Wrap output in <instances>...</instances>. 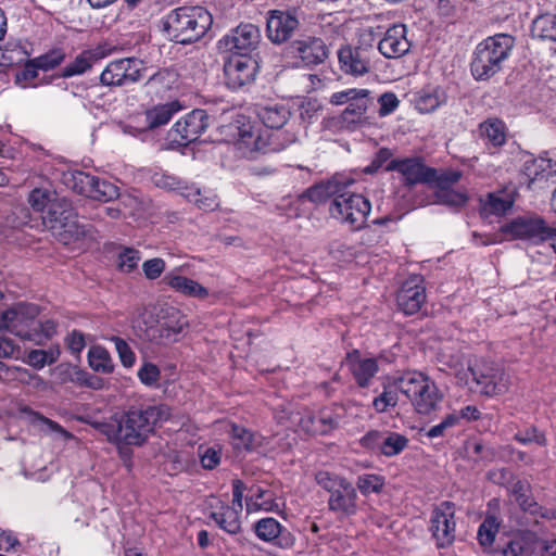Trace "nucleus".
Listing matches in <instances>:
<instances>
[{"instance_id": "obj_37", "label": "nucleus", "mask_w": 556, "mask_h": 556, "mask_svg": "<svg viewBox=\"0 0 556 556\" xmlns=\"http://www.w3.org/2000/svg\"><path fill=\"white\" fill-rule=\"evenodd\" d=\"M514 204V201L503 192L489 193L481 200V208L484 213L493 215L505 214Z\"/></svg>"}, {"instance_id": "obj_41", "label": "nucleus", "mask_w": 556, "mask_h": 556, "mask_svg": "<svg viewBox=\"0 0 556 556\" xmlns=\"http://www.w3.org/2000/svg\"><path fill=\"white\" fill-rule=\"evenodd\" d=\"M90 367L98 372L110 374L114 366L109 352L101 346H92L88 353Z\"/></svg>"}, {"instance_id": "obj_35", "label": "nucleus", "mask_w": 556, "mask_h": 556, "mask_svg": "<svg viewBox=\"0 0 556 556\" xmlns=\"http://www.w3.org/2000/svg\"><path fill=\"white\" fill-rule=\"evenodd\" d=\"M181 195L203 211H213L218 206L216 194L206 190L201 191L194 185H188L186 191H181Z\"/></svg>"}, {"instance_id": "obj_45", "label": "nucleus", "mask_w": 556, "mask_h": 556, "mask_svg": "<svg viewBox=\"0 0 556 556\" xmlns=\"http://www.w3.org/2000/svg\"><path fill=\"white\" fill-rule=\"evenodd\" d=\"M151 181L157 188L177 191L180 194L181 191H186V188L188 187V184L181 179L162 172H155L151 177Z\"/></svg>"}, {"instance_id": "obj_42", "label": "nucleus", "mask_w": 556, "mask_h": 556, "mask_svg": "<svg viewBox=\"0 0 556 556\" xmlns=\"http://www.w3.org/2000/svg\"><path fill=\"white\" fill-rule=\"evenodd\" d=\"M480 130L494 147L503 146L506 141L505 125L500 119L485 121L480 125Z\"/></svg>"}, {"instance_id": "obj_39", "label": "nucleus", "mask_w": 556, "mask_h": 556, "mask_svg": "<svg viewBox=\"0 0 556 556\" xmlns=\"http://www.w3.org/2000/svg\"><path fill=\"white\" fill-rule=\"evenodd\" d=\"M386 484V478L376 473H363L357 477L356 491L358 490L362 495L369 496L370 494H379L382 492Z\"/></svg>"}, {"instance_id": "obj_26", "label": "nucleus", "mask_w": 556, "mask_h": 556, "mask_svg": "<svg viewBox=\"0 0 556 556\" xmlns=\"http://www.w3.org/2000/svg\"><path fill=\"white\" fill-rule=\"evenodd\" d=\"M253 530L260 540L275 542L280 547H291L294 544V539L290 532L285 530L275 518H262L254 523Z\"/></svg>"}, {"instance_id": "obj_32", "label": "nucleus", "mask_w": 556, "mask_h": 556, "mask_svg": "<svg viewBox=\"0 0 556 556\" xmlns=\"http://www.w3.org/2000/svg\"><path fill=\"white\" fill-rule=\"evenodd\" d=\"M343 189L344 185L338 178L333 177L327 181H321L307 188L301 197L313 203H323L330 198H332V200L337 198V194Z\"/></svg>"}, {"instance_id": "obj_27", "label": "nucleus", "mask_w": 556, "mask_h": 556, "mask_svg": "<svg viewBox=\"0 0 556 556\" xmlns=\"http://www.w3.org/2000/svg\"><path fill=\"white\" fill-rule=\"evenodd\" d=\"M245 509L248 513L260 510L274 511L279 509V504L270 489L252 485L245 495Z\"/></svg>"}, {"instance_id": "obj_58", "label": "nucleus", "mask_w": 556, "mask_h": 556, "mask_svg": "<svg viewBox=\"0 0 556 556\" xmlns=\"http://www.w3.org/2000/svg\"><path fill=\"white\" fill-rule=\"evenodd\" d=\"M142 270L147 279H157L165 270V262L160 257L148 260L143 262Z\"/></svg>"}, {"instance_id": "obj_46", "label": "nucleus", "mask_w": 556, "mask_h": 556, "mask_svg": "<svg viewBox=\"0 0 556 556\" xmlns=\"http://www.w3.org/2000/svg\"><path fill=\"white\" fill-rule=\"evenodd\" d=\"M498 530V522L493 516L486 517L478 529V541L482 546H491Z\"/></svg>"}, {"instance_id": "obj_10", "label": "nucleus", "mask_w": 556, "mask_h": 556, "mask_svg": "<svg viewBox=\"0 0 556 556\" xmlns=\"http://www.w3.org/2000/svg\"><path fill=\"white\" fill-rule=\"evenodd\" d=\"M218 50L224 61V79L227 88L239 90L243 86V29L232 28L218 41Z\"/></svg>"}, {"instance_id": "obj_60", "label": "nucleus", "mask_w": 556, "mask_h": 556, "mask_svg": "<svg viewBox=\"0 0 556 556\" xmlns=\"http://www.w3.org/2000/svg\"><path fill=\"white\" fill-rule=\"evenodd\" d=\"M38 70H40V67L37 65V62H35V59L28 61L24 68L16 74V83L26 87L27 83H30L37 77Z\"/></svg>"}, {"instance_id": "obj_55", "label": "nucleus", "mask_w": 556, "mask_h": 556, "mask_svg": "<svg viewBox=\"0 0 556 556\" xmlns=\"http://www.w3.org/2000/svg\"><path fill=\"white\" fill-rule=\"evenodd\" d=\"M35 331L38 337L37 340H30L36 344H42L43 341L51 339L56 333V324L52 319L39 321L36 319Z\"/></svg>"}, {"instance_id": "obj_48", "label": "nucleus", "mask_w": 556, "mask_h": 556, "mask_svg": "<svg viewBox=\"0 0 556 556\" xmlns=\"http://www.w3.org/2000/svg\"><path fill=\"white\" fill-rule=\"evenodd\" d=\"M514 440L521 444H531L535 443L539 446H546L547 439L543 432H541L536 427L531 426L526 428L525 430H519L514 434Z\"/></svg>"}, {"instance_id": "obj_31", "label": "nucleus", "mask_w": 556, "mask_h": 556, "mask_svg": "<svg viewBox=\"0 0 556 556\" xmlns=\"http://www.w3.org/2000/svg\"><path fill=\"white\" fill-rule=\"evenodd\" d=\"M260 39L258 28L252 24H245V50L250 49L248 53L245 52V71L251 70V73L247 75L249 80L255 79L262 62L260 52L256 51Z\"/></svg>"}, {"instance_id": "obj_6", "label": "nucleus", "mask_w": 556, "mask_h": 556, "mask_svg": "<svg viewBox=\"0 0 556 556\" xmlns=\"http://www.w3.org/2000/svg\"><path fill=\"white\" fill-rule=\"evenodd\" d=\"M178 312L170 316H159L151 309L144 308L132 321L136 334L146 341L159 345H166L176 341L186 323L176 318Z\"/></svg>"}, {"instance_id": "obj_21", "label": "nucleus", "mask_w": 556, "mask_h": 556, "mask_svg": "<svg viewBox=\"0 0 556 556\" xmlns=\"http://www.w3.org/2000/svg\"><path fill=\"white\" fill-rule=\"evenodd\" d=\"M382 359H384L382 354L378 357H363L357 350H354L346 355V365L357 386L366 388L379 371V362Z\"/></svg>"}, {"instance_id": "obj_13", "label": "nucleus", "mask_w": 556, "mask_h": 556, "mask_svg": "<svg viewBox=\"0 0 556 556\" xmlns=\"http://www.w3.org/2000/svg\"><path fill=\"white\" fill-rule=\"evenodd\" d=\"M208 115L204 110H193L178 119L167 134L170 147H187L194 142L208 127Z\"/></svg>"}, {"instance_id": "obj_51", "label": "nucleus", "mask_w": 556, "mask_h": 556, "mask_svg": "<svg viewBox=\"0 0 556 556\" xmlns=\"http://www.w3.org/2000/svg\"><path fill=\"white\" fill-rule=\"evenodd\" d=\"M397 401V393L393 390L384 388L383 392L379 396L374 399L372 407L377 413H383L389 407H395Z\"/></svg>"}, {"instance_id": "obj_36", "label": "nucleus", "mask_w": 556, "mask_h": 556, "mask_svg": "<svg viewBox=\"0 0 556 556\" xmlns=\"http://www.w3.org/2000/svg\"><path fill=\"white\" fill-rule=\"evenodd\" d=\"M177 112L175 103L156 105L146 112L147 128L154 129L167 124Z\"/></svg>"}, {"instance_id": "obj_22", "label": "nucleus", "mask_w": 556, "mask_h": 556, "mask_svg": "<svg viewBox=\"0 0 556 556\" xmlns=\"http://www.w3.org/2000/svg\"><path fill=\"white\" fill-rule=\"evenodd\" d=\"M299 25L295 12L273 11L267 20L268 37L275 43L285 42L293 36Z\"/></svg>"}, {"instance_id": "obj_25", "label": "nucleus", "mask_w": 556, "mask_h": 556, "mask_svg": "<svg viewBox=\"0 0 556 556\" xmlns=\"http://www.w3.org/2000/svg\"><path fill=\"white\" fill-rule=\"evenodd\" d=\"M242 491H241V481L236 480L233 482V501L232 507H223L220 511L212 513L211 517L216 521V523L226 532L230 534H238L241 530V520L239 510L236 508H242Z\"/></svg>"}, {"instance_id": "obj_18", "label": "nucleus", "mask_w": 556, "mask_h": 556, "mask_svg": "<svg viewBox=\"0 0 556 556\" xmlns=\"http://www.w3.org/2000/svg\"><path fill=\"white\" fill-rule=\"evenodd\" d=\"M426 302V287L424 278L413 275L401 286L396 294V303L405 315H413L420 311Z\"/></svg>"}, {"instance_id": "obj_23", "label": "nucleus", "mask_w": 556, "mask_h": 556, "mask_svg": "<svg viewBox=\"0 0 556 556\" xmlns=\"http://www.w3.org/2000/svg\"><path fill=\"white\" fill-rule=\"evenodd\" d=\"M522 172L528 178V188H545V184L556 177V162L551 159H529L523 163Z\"/></svg>"}, {"instance_id": "obj_19", "label": "nucleus", "mask_w": 556, "mask_h": 556, "mask_svg": "<svg viewBox=\"0 0 556 556\" xmlns=\"http://www.w3.org/2000/svg\"><path fill=\"white\" fill-rule=\"evenodd\" d=\"M387 172H399L404 177V185L412 187L416 184H430L433 176L432 167L426 166L418 157L391 160Z\"/></svg>"}, {"instance_id": "obj_50", "label": "nucleus", "mask_w": 556, "mask_h": 556, "mask_svg": "<svg viewBox=\"0 0 556 556\" xmlns=\"http://www.w3.org/2000/svg\"><path fill=\"white\" fill-rule=\"evenodd\" d=\"M110 340L113 342L122 364L125 367H131L135 364L136 356L129 344L119 337H112Z\"/></svg>"}, {"instance_id": "obj_9", "label": "nucleus", "mask_w": 556, "mask_h": 556, "mask_svg": "<svg viewBox=\"0 0 556 556\" xmlns=\"http://www.w3.org/2000/svg\"><path fill=\"white\" fill-rule=\"evenodd\" d=\"M500 231L508 240H522L535 245L556 239V227L549 226L536 213L517 216L502 225Z\"/></svg>"}, {"instance_id": "obj_63", "label": "nucleus", "mask_w": 556, "mask_h": 556, "mask_svg": "<svg viewBox=\"0 0 556 556\" xmlns=\"http://www.w3.org/2000/svg\"><path fill=\"white\" fill-rule=\"evenodd\" d=\"M91 64L90 62L84 58L83 55H79L75 59V61L63 70V76L64 77H71L74 75H79L85 73L88 68H90Z\"/></svg>"}, {"instance_id": "obj_47", "label": "nucleus", "mask_w": 556, "mask_h": 556, "mask_svg": "<svg viewBox=\"0 0 556 556\" xmlns=\"http://www.w3.org/2000/svg\"><path fill=\"white\" fill-rule=\"evenodd\" d=\"M432 172L434 174L430 184H434L437 190L452 189V186L457 184L462 177V173L458 170L438 172L432 168Z\"/></svg>"}, {"instance_id": "obj_20", "label": "nucleus", "mask_w": 556, "mask_h": 556, "mask_svg": "<svg viewBox=\"0 0 556 556\" xmlns=\"http://www.w3.org/2000/svg\"><path fill=\"white\" fill-rule=\"evenodd\" d=\"M410 47L407 27L404 24H394L389 27L378 43L379 52L387 59H399L405 55Z\"/></svg>"}, {"instance_id": "obj_8", "label": "nucleus", "mask_w": 556, "mask_h": 556, "mask_svg": "<svg viewBox=\"0 0 556 556\" xmlns=\"http://www.w3.org/2000/svg\"><path fill=\"white\" fill-rule=\"evenodd\" d=\"M458 381L467 386L470 391L493 396L507 390V379L502 369L486 362L468 364L465 371L456 375Z\"/></svg>"}, {"instance_id": "obj_3", "label": "nucleus", "mask_w": 556, "mask_h": 556, "mask_svg": "<svg viewBox=\"0 0 556 556\" xmlns=\"http://www.w3.org/2000/svg\"><path fill=\"white\" fill-rule=\"evenodd\" d=\"M515 47V37L495 34L479 42L472 53L470 72L477 81H486L500 73Z\"/></svg>"}, {"instance_id": "obj_5", "label": "nucleus", "mask_w": 556, "mask_h": 556, "mask_svg": "<svg viewBox=\"0 0 556 556\" xmlns=\"http://www.w3.org/2000/svg\"><path fill=\"white\" fill-rule=\"evenodd\" d=\"M396 389L412 403L418 414L428 415L438 409L443 395L425 374L412 370L395 380Z\"/></svg>"}, {"instance_id": "obj_11", "label": "nucleus", "mask_w": 556, "mask_h": 556, "mask_svg": "<svg viewBox=\"0 0 556 556\" xmlns=\"http://www.w3.org/2000/svg\"><path fill=\"white\" fill-rule=\"evenodd\" d=\"M371 204L368 199L358 193L345 192L344 189L337 194L329 206L332 218L348 224L352 229H359L370 213Z\"/></svg>"}, {"instance_id": "obj_24", "label": "nucleus", "mask_w": 556, "mask_h": 556, "mask_svg": "<svg viewBox=\"0 0 556 556\" xmlns=\"http://www.w3.org/2000/svg\"><path fill=\"white\" fill-rule=\"evenodd\" d=\"M294 53L306 66H315L324 63L329 56V50L325 41L318 37H307L295 40L292 43Z\"/></svg>"}, {"instance_id": "obj_40", "label": "nucleus", "mask_w": 556, "mask_h": 556, "mask_svg": "<svg viewBox=\"0 0 556 556\" xmlns=\"http://www.w3.org/2000/svg\"><path fill=\"white\" fill-rule=\"evenodd\" d=\"M533 535L521 533L511 539L502 549L503 556H530Z\"/></svg>"}, {"instance_id": "obj_17", "label": "nucleus", "mask_w": 556, "mask_h": 556, "mask_svg": "<svg viewBox=\"0 0 556 556\" xmlns=\"http://www.w3.org/2000/svg\"><path fill=\"white\" fill-rule=\"evenodd\" d=\"M371 53L370 47L342 46L337 52L340 70L351 76H364L370 71Z\"/></svg>"}, {"instance_id": "obj_52", "label": "nucleus", "mask_w": 556, "mask_h": 556, "mask_svg": "<svg viewBox=\"0 0 556 556\" xmlns=\"http://www.w3.org/2000/svg\"><path fill=\"white\" fill-rule=\"evenodd\" d=\"M65 58V53L61 49L52 50L43 55L35 59L40 70L49 71L56 67Z\"/></svg>"}, {"instance_id": "obj_14", "label": "nucleus", "mask_w": 556, "mask_h": 556, "mask_svg": "<svg viewBox=\"0 0 556 556\" xmlns=\"http://www.w3.org/2000/svg\"><path fill=\"white\" fill-rule=\"evenodd\" d=\"M430 532L437 547L451 546L456 538L455 506L445 501L435 506L430 516Z\"/></svg>"}, {"instance_id": "obj_54", "label": "nucleus", "mask_w": 556, "mask_h": 556, "mask_svg": "<svg viewBox=\"0 0 556 556\" xmlns=\"http://www.w3.org/2000/svg\"><path fill=\"white\" fill-rule=\"evenodd\" d=\"M220 134L224 136V140L228 143L240 144L243 138V129L240 121L223 125L220 127Z\"/></svg>"}, {"instance_id": "obj_53", "label": "nucleus", "mask_w": 556, "mask_h": 556, "mask_svg": "<svg viewBox=\"0 0 556 556\" xmlns=\"http://www.w3.org/2000/svg\"><path fill=\"white\" fill-rule=\"evenodd\" d=\"M53 199H50V193L43 189H34L28 197V203L30 206L37 211L45 213L49 207V203L52 202Z\"/></svg>"}, {"instance_id": "obj_30", "label": "nucleus", "mask_w": 556, "mask_h": 556, "mask_svg": "<svg viewBox=\"0 0 556 556\" xmlns=\"http://www.w3.org/2000/svg\"><path fill=\"white\" fill-rule=\"evenodd\" d=\"M89 233L86 225L79 223L77 213L74 212L73 216L65 220L61 226H54L52 235L55 239L68 245L85 238Z\"/></svg>"}, {"instance_id": "obj_7", "label": "nucleus", "mask_w": 556, "mask_h": 556, "mask_svg": "<svg viewBox=\"0 0 556 556\" xmlns=\"http://www.w3.org/2000/svg\"><path fill=\"white\" fill-rule=\"evenodd\" d=\"M316 482L329 493L328 509L342 516H353L358 510L356 488L345 478L328 471L316 473Z\"/></svg>"}, {"instance_id": "obj_44", "label": "nucleus", "mask_w": 556, "mask_h": 556, "mask_svg": "<svg viewBox=\"0 0 556 556\" xmlns=\"http://www.w3.org/2000/svg\"><path fill=\"white\" fill-rule=\"evenodd\" d=\"M434 197L435 203L455 208L465 206L468 201L466 193L456 191L454 189L435 190Z\"/></svg>"}, {"instance_id": "obj_38", "label": "nucleus", "mask_w": 556, "mask_h": 556, "mask_svg": "<svg viewBox=\"0 0 556 556\" xmlns=\"http://www.w3.org/2000/svg\"><path fill=\"white\" fill-rule=\"evenodd\" d=\"M409 440L397 432L384 431L380 454L386 457H393L402 453L408 445Z\"/></svg>"}, {"instance_id": "obj_62", "label": "nucleus", "mask_w": 556, "mask_h": 556, "mask_svg": "<svg viewBox=\"0 0 556 556\" xmlns=\"http://www.w3.org/2000/svg\"><path fill=\"white\" fill-rule=\"evenodd\" d=\"M319 26L323 35L327 38H332L339 34L341 25L336 23L332 14L323 15L319 17Z\"/></svg>"}, {"instance_id": "obj_49", "label": "nucleus", "mask_w": 556, "mask_h": 556, "mask_svg": "<svg viewBox=\"0 0 556 556\" xmlns=\"http://www.w3.org/2000/svg\"><path fill=\"white\" fill-rule=\"evenodd\" d=\"M141 260L140 252L131 248H125L118 255V267L125 273H130L137 268Z\"/></svg>"}, {"instance_id": "obj_15", "label": "nucleus", "mask_w": 556, "mask_h": 556, "mask_svg": "<svg viewBox=\"0 0 556 556\" xmlns=\"http://www.w3.org/2000/svg\"><path fill=\"white\" fill-rule=\"evenodd\" d=\"M39 314L35 304L18 303L5 311L8 331L23 340H37L36 318Z\"/></svg>"}, {"instance_id": "obj_33", "label": "nucleus", "mask_w": 556, "mask_h": 556, "mask_svg": "<svg viewBox=\"0 0 556 556\" xmlns=\"http://www.w3.org/2000/svg\"><path fill=\"white\" fill-rule=\"evenodd\" d=\"M368 89H359V93L348 104V106L341 113V118L348 124L361 123L362 118L366 114L368 106L372 104V98L370 97Z\"/></svg>"}, {"instance_id": "obj_43", "label": "nucleus", "mask_w": 556, "mask_h": 556, "mask_svg": "<svg viewBox=\"0 0 556 556\" xmlns=\"http://www.w3.org/2000/svg\"><path fill=\"white\" fill-rule=\"evenodd\" d=\"M466 456L473 462L485 460L491 462L495 457V452L492 447L486 446L482 441L471 439L465 443Z\"/></svg>"}, {"instance_id": "obj_56", "label": "nucleus", "mask_w": 556, "mask_h": 556, "mask_svg": "<svg viewBox=\"0 0 556 556\" xmlns=\"http://www.w3.org/2000/svg\"><path fill=\"white\" fill-rule=\"evenodd\" d=\"M380 117L392 114L400 105V100L394 92H384L378 98Z\"/></svg>"}, {"instance_id": "obj_1", "label": "nucleus", "mask_w": 556, "mask_h": 556, "mask_svg": "<svg viewBox=\"0 0 556 556\" xmlns=\"http://www.w3.org/2000/svg\"><path fill=\"white\" fill-rule=\"evenodd\" d=\"M166 405H147L130 408L118 418L106 422H96L94 427L109 441L127 445H141L153 431L154 427L169 418Z\"/></svg>"}, {"instance_id": "obj_28", "label": "nucleus", "mask_w": 556, "mask_h": 556, "mask_svg": "<svg viewBox=\"0 0 556 556\" xmlns=\"http://www.w3.org/2000/svg\"><path fill=\"white\" fill-rule=\"evenodd\" d=\"M162 281L176 292L186 296L200 300L206 299L208 296V290L198 281L185 276L177 275L175 273H167L163 277Z\"/></svg>"}, {"instance_id": "obj_12", "label": "nucleus", "mask_w": 556, "mask_h": 556, "mask_svg": "<svg viewBox=\"0 0 556 556\" xmlns=\"http://www.w3.org/2000/svg\"><path fill=\"white\" fill-rule=\"evenodd\" d=\"M64 181L76 193L94 201L110 202L119 197V189L113 182L81 170L65 174Z\"/></svg>"}, {"instance_id": "obj_16", "label": "nucleus", "mask_w": 556, "mask_h": 556, "mask_svg": "<svg viewBox=\"0 0 556 556\" xmlns=\"http://www.w3.org/2000/svg\"><path fill=\"white\" fill-rule=\"evenodd\" d=\"M141 62L134 58L110 62L103 70L100 81L105 86H122L136 83L141 78Z\"/></svg>"}, {"instance_id": "obj_4", "label": "nucleus", "mask_w": 556, "mask_h": 556, "mask_svg": "<svg viewBox=\"0 0 556 556\" xmlns=\"http://www.w3.org/2000/svg\"><path fill=\"white\" fill-rule=\"evenodd\" d=\"M257 121L245 128V159H257L269 149V129H278L288 121L289 112L285 108L254 105L249 109Z\"/></svg>"}, {"instance_id": "obj_61", "label": "nucleus", "mask_w": 556, "mask_h": 556, "mask_svg": "<svg viewBox=\"0 0 556 556\" xmlns=\"http://www.w3.org/2000/svg\"><path fill=\"white\" fill-rule=\"evenodd\" d=\"M384 437V431L371 430L368 431L359 441L361 445L364 448L376 451L380 453V448L382 445V438Z\"/></svg>"}, {"instance_id": "obj_34", "label": "nucleus", "mask_w": 556, "mask_h": 556, "mask_svg": "<svg viewBox=\"0 0 556 556\" xmlns=\"http://www.w3.org/2000/svg\"><path fill=\"white\" fill-rule=\"evenodd\" d=\"M446 99V93L441 87L425 88L418 93L415 108L420 113H431L445 103Z\"/></svg>"}, {"instance_id": "obj_59", "label": "nucleus", "mask_w": 556, "mask_h": 556, "mask_svg": "<svg viewBox=\"0 0 556 556\" xmlns=\"http://www.w3.org/2000/svg\"><path fill=\"white\" fill-rule=\"evenodd\" d=\"M455 426H457V417L455 415L448 414L442 419L440 424L431 427L426 432V435L431 439L443 437L447 429L453 428Z\"/></svg>"}, {"instance_id": "obj_57", "label": "nucleus", "mask_w": 556, "mask_h": 556, "mask_svg": "<svg viewBox=\"0 0 556 556\" xmlns=\"http://www.w3.org/2000/svg\"><path fill=\"white\" fill-rule=\"evenodd\" d=\"M161 372L156 365L144 363L138 370V378L146 386H153L160 379Z\"/></svg>"}, {"instance_id": "obj_29", "label": "nucleus", "mask_w": 556, "mask_h": 556, "mask_svg": "<svg viewBox=\"0 0 556 556\" xmlns=\"http://www.w3.org/2000/svg\"><path fill=\"white\" fill-rule=\"evenodd\" d=\"M74 212L75 210L70 201L64 198H54L41 216L42 223L51 232H53V227L61 226L65 220L73 216Z\"/></svg>"}, {"instance_id": "obj_64", "label": "nucleus", "mask_w": 556, "mask_h": 556, "mask_svg": "<svg viewBox=\"0 0 556 556\" xmlns=\"http://www.w3.org/2000/svg\"><path fill=\"white\" fill-rule=\"evenodd\" d=\"M200 459L203 468L214 469L220 462V451L215 447H206L200 452Z\"/></svg>"}, {"instance_id": "obj_2", "label": "nucleus", "mask_w": 556, "mask_h": 556, "mask_svg": "<svg viewBox=\"0 0 556 556\" xmlns=\"http://www.w3.org/2000/svg\"><path fill=\"white\" fill-rule=\"evenodd\" d=\"M212 23V15L203 7H180L164 17L162 29L169 40L189 45L201 39Z\"/></svg>"}]
</instances>
